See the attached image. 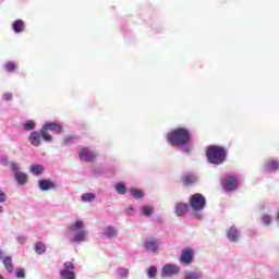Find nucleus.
Wrapping results in <instances>:
<instances>
[{
	"label": "nucleus",
	"mask_w": 279,
	"mask_h": 279,
	"mask_svg": "<svg viewBox=\"0 0 279 279\" xmlns=\"http://www.w3.org/2000/svg\"><path fill=\"white\" fill-rule=\"evenodd\" d=\"M167 141L172 147H181L183 154L193 151V142L191 141V131L186 128H177L167 135Z\"/></svg>",
	"instance_id": "f257e3e1"
},
{
	"label": "nucleus",
	"mask_w": 279,
	"mask_h": 279,
	"mask_svg": "<svg viewBox=\"0 0 279 279\" xmlns=\"http://www.w3.org/2000/svg\"><path fill=\"white\" fill-rule=\"evenodd\" d=\"M90 234L86 230L84 220H75L68 227V239L72 245H82L88 241Z\"/></svg>",
	"instance_id": "f03ea898"
},
{
	"label": "nucleus",
	"mask_w": 279,
	"mask_h": 279,
	"mask_svg": "<svg viewBox=\"0 0 279 279\" xmlns=\"http://www.w3.org/2000/svg\"><path fill=\"white\" fill-rule=\"evenodd\" d=\"M206 156L210 165H223L228 155L222 146H208Z\"/></svg>",
	"instance_id": "7ed1b4c3"
},
{
	"label": "nucleus",
	"mask_w": 279,
	"mask_h": 279,
	"mask_svg": "<svg viewBox=\"0 0 279 279\" xmlns=\"http://www.w3.org/2000/svg\"><path fill=\"white\" fill-rule=\"evenodd\" d=\"M190 206L192 210H194V216L196 219H204V214L199 213V210H204V208H206V197H204L201 193L191 195Z\"/></svg>",
	"instance_id": "20e7f679"
},
{
	"label": "nucleus",
	"mask_w": 279,
	"mask_h": 279,
	"mask_svg": "<svg viewBox=\"0 0 279 279\" xmlns=\"http://www.w3.org/2000/svg\"><path fill=\"white\" fill-rule=\"evenodd\" d=\"M10 169L14 175L17 186H25V184L29 182V177L23 171L21 165H19L16 161L10 162Z\"/></svg>",
	"instance_id": "39448f33"
},
{
	"label": "nucleus",
	"mask_w": 279,
	"mask_h": 279,
	"mask_svg": "<svg viewBox=\"0 0 279 279\" xmlns=\"http://www.w3.org/2000/svg\"><path fill=\"white\" fill-rule=\"evenodd\" d=\"M161 245V239L148 238L143 243V250L146 254H151L154 256L160 252Z\"/></svg>",
	"instance_id": "423d86ee"
},
{
	"label": "nucleus",
	"mask_w": 279,
	"mask_h": 279,
	"mask_svg": "<svg viewBox=\"0 0 279 279\" xmlns=\"http://www.w3.org/2000/svg\"><path fill=\"white\" fill-rule=\"evenodd\" d=\"M75 265L71 262H65L63 264V268L60 270V278L61 279H76L75 275Z\"/></svg>",
	"instance_id": "0eeeda50"
},
{
	"label": "nucleus",
	"mask_w": 279,
	"mask_h": 279,
	"mask_svg": "<svg viewBox=\"0 0 279 279\" xmlns=\"http://www.w3.org/2000/svg\"><path fill=\"white\" fill-rule=\"evenodd\" d=\"M239 186V178L235 175H228L222 181V189L226 193H231V191H236Z\"/></svg>",
	"instance_id": "6e6552de"
},
{
	"label": "nucleus",
	"mask_w": 279,
	"mask_h": 279,
	"mask_svg": "<svg viewBox=\"0 0 279 279\" xmlns=\"http://www.w3.org/2000/svg\"><path fill=\"white\" fill-rule=\"evenodd\" d=\"M180 271H182L180 266H178L175 264H166L162 266L161 276H162V278H171L173 276H178V274H180Z\"/></svg>",
	"instance_id": "1a4fd4ad"
},
{
	"label": "nucleus",
	"mask_w": 279,
	"mask_h": 279,
	"mask_svg": "<svg viewBox=\"0 0 279 279\" xmlns=\"http://www.w3.org/2000/svg\"><path fill=\"white\" fill-rule=\"evenodd\" d=\"M78 158L83 162H95L97 158V153L90 148L83 147L78 150Z\"/></svg>",
	"instance_id": "9d476101"
},
{
	"label": "nucleus",
	"mask_w": 279,
	"mask_h": 279,
	"mask_svg": "<svg viewBox=\"0 0 279 279\" xmlns=\"http://www.w3.org/2000/svg\"><path fill=\"white\" fill-rule=\"evenodd\" d=\"M38 189L41 192L56 191L58 190V184L53 180L41 179L38 181Z\"/></svg>",
	"instance_id": "9b49d317"
},
{
	"label": "nucleus",
	"mask_w": 279,
	"mask_h": 279,
	"mask_svg": "<svg viewBox=\"0 0 279 279\" xmlns=\"http://www.w3.org/2000/svg\"><path fill=\"white\" fill-rule=\"evenodd\" d=\"M194 258L195 252L192 248H185L181 253L180 263H182V265H192Z\"/></svg>",
	"instance_id": "f8f14e48"
},
{
	"label": "nucleus",
	"mask_w": 279,
	"mask_h": 279,
	"mask_svg": "<svg viewBox=\"0 0 279 279\" xmlns=\"http://www.w3.org/2000/svg\"><path fill=\"white\" fill-rule=\"evenodd\" d=\"M227 239L230 241V243H239V240L241 239V231L236 226H231L227 231Z\"/></svg>",
	"instance_id": "ddd939ff"
},
{
	"label": "nucleus",
	"mask_w": 279,
	"mask_h": 279,
	"mask_svg": "<svg viewBox=\"0 0 279 279\" xmlns=\"http://www.w3.org/2000/svg\"><path fill=\"white\" fill-rule=\"evenodd\" d=\"M28 143L33 145V147H40V144L43 143V135L40 131H33L28 135Z\"/></svg>",
	"instance_id": "4468645a"
},
{
	"label": "nucleus",
	"mask_w": 279,
	"mask_h": 279,
	"mask_svg": "<svg viewBox=\"0 0 279 279\" xmlns=\"http://www.w3.org/2000/svg\"><path fill=\"white\" fill-rule=\"evenodd\" d=\"M43 130H46V132H56L57 134L62 133V125L58 122H46L43 126Z\"/></svg>",
	"instance_id": "2eb2a0df"
},
{
	"label": "nucleus",
	"mask_w": 279,
	"mask_h": 279,
	"mask_svg": "<svg viewBox=\"0 0 279 279\" xmlns=\"http://www.w3.org/2000/svg\"><path fill=\"white\" fill-rule=\"evenodd\" d=\"M264 169L267 173H275L279 169V162L277 159H269L265 162Z\"/></svg>",
	"instance_id": "dca6fc26"
},
{
	"label": "nucleus",
	"mask_w": 279,
	"mask_h": 279,
	"mask_svg": "<svg viewBox=\"0 0 279 279\" xmlns=\"http://www.w3.org/2000/svg\"><path fill=\"white\" fill-rule=\"evenodd\" d=\"M104 236L106 239H117L119 236V230L117 227L108 226L104 229Z\"/></svg>",
	"instance_id": "f3484780"
},
{
	"label": "nucleus",
	"mask_w": 279,
	"mask_h": 279,
	"mask_svg": "<svg viewBox=\"0 0 279 279\" xmlns=\"http://www.w3.org/2000/svg\"><path fill=\"white\" fill-rule=\"evenodd\" d=\"M189 211V205L186 203H177L174 213L177 217H184Z\"/></svg>",
	"instance_id": "a211bd4d"
},
{
	"label": "nucleus",
	"mask_w": 279,
	"mask_h": 279,
	"mask_svg": "<svg viewBox=\"0 0 279 279\" xmlns=\"http://www.w3.org/2000/svg\"><path fill=\"white\" fill-rule=\"evenodd\" d=\"M12 29L15 34H23V32H25V21L15 20L12 23Z\"/></svg>",
	"instance_id": "6ab92c4d"
},
{
	"label": "nucleus",
	"mask_w": 279,
	"mask_h": 279,
	"mask_svg": "<svg viewBox=\"0 0 279 279\" xmlns=\"http://www.w3.org/2000/svg\"><path fill=\"white\" fill-rule=\"evenodd\" d=\"M183 182L185 186H191L197 182V175L193 173H187L183 175Z\"/></svg>",
	"instance_id": "aec40b11"
},
{
	"label": "nucleus",
	"mask_w": 279,
	"mask_h": 279,
	"mask_svg": "<svg viewBox=\"0 0 279 279\" xmlns=\"http://www.w3.org/2000/svg\"><path fill=\"white\" fill-rule=\"evenodd\" d=\"M2 264L4 265V269L8 271V274H12V271H14V264L12 263L11 256H7L2 260Z\"/></svg>",
	"instance_id": "412c9836"
},
{
	"label": "nucleus",
	"mask_w": 279,
	"mask_h": 279,
	"mask_svg": "<svg viewBox=\"0 0 279 279\" xmlns=\"http://www.w3.org/2000/svg\"><path fill=\"white\" fill-rule=\"evenodd\" d=\"M141 215H143L144 217H151V215H154V206L151 205H144L141 207Z\"/></svg>",
	"instance_id": "4be33fe9"
},
{
	"label": "nucleus",
	"mask_w": 279,
	"mask_h": 279,
	"mask_svg": "<svg viewBox=\"0 0 279 279\" xmlns=\"http://www.w3.org/2000/svg\"><path fill=\"white\" fill-rule=\"evenodd\" d=\"M34 251L36 252V254H39V256H43V254L47 252V245H45V243L43 242H37L35 243Z\"/></svg>",
	"instance_id": "5701e85b"
},
{
	"label": "nucleus",
	"mask_w": 279,
	"mask_h": 279,
	"mask_svg": "<svg viewBox=\"0 0 279 279\" xmlns=\"http://www.w3.org/2000/svg\"><path fill=\"white\" fill-rule=\"evenodd\" d=\"M23 130H24V132H34V130H36V121H34V120H27V121L23 124Z\"/></svg>",
	"instance_id": "b1692460"
},
{
	"label": "nucleus",
	"mask_w": 279,
	"mask_h": 279,
	"mask_svg": "<svg viewBox=\"0 0 279 279\" xmlns=\"http://www.w3.org/2000/svg\"><path fill=\"white\" fill-rule=\"evenodd\" d=\"M44 171H45V167H43V165H33L31 167V173H33V175H41Z\"/></svg>",
	"instance_id": "393cba45"
},
{
	"label": "nucleus",
	"mask_w": 279,
	"mask_h": 279,
	"mask_svg": "<svg viewBox=\"0 0 279 279\" xmlns=\"http://www.w3.org/2000/svg\"><path fill=\"white\" fill-rule=\"evenodd\" d=\"M130 193L132 197H134V199H143V197L145 196V193L143 192V190H138L134 187L130 190Z\"/></svg>",
	"instance_id": "a878e982"
},
{
	"label": "nucleus",
	"mask_w": 279,
	"mask_h": 279,
	"mask_svg": "<svg viewBox=\"0 0 279 279\" xmlns=\"http://www.w3.org/2000/svg\"><path fill=\"white\" fill-rule=\"evenodd\" d=\"M114 189L118 195H125V193H128V187L123 184V182H118Z\"/></svg>",
	"instance_id": "bb28decb"
},
{
	"label": "nucleus",
	"mask_w": 279,
	"mask_h": 279,
	"mask_svg": "<svg viewBox=\"0 0 279 279\" xmlns=\"http://www.w3.org/2000/svg\"><path fill=\"white\" fill-rule=\"evenodd\" d=\"M96 197L97 196L93 193H84L82 194L81 199L82 202L90 203V202H95Z\"/></svg>",
	"instance_id": "cd10ccee"
},
{
	"label": "nucleus",
	"mask_w": 279,
	"mask_h": 279,
	"mask_svg": "<svg viewBox=\"0 0 279 279\" xmlns=\"http://www.w3.org/2000/svg\"><path fill=\"white\" fill-rule=\"evenodd\" d=\"M40 133H41V138L46 143H51V141H53V136H51V134L47 133V131L45 129H41Z\"/></svg>",
	"instance_id": "c85d7f7f"
},
{
	"label": "nucleus",
	"mask_w": 279,
	"mask_h": 279,
	"mask_svg": "<svg viewBox=\"0 0 279 279\" xmlns=\"http://www.w3.org/2000/svg\"><path fill=\"white\" fill-rule=\"evenodd\" d=\"M118 276L123 279L130 278V270L128 268H119L118 269Z\"/></svg>",
	"instance_id": "c756f323"
},
{
	"label": "nucleus",
	"mask_w": 279,
	"mask_h": 279,
	"mask_svg": "<svg viewBox=\"0 0 279 279\" xmlns=\"http://www.w3.org/2000/svg\"><path fill=\"white\" fill-rule=\"evenodd\" d=\"M4 69L8 73H14L16 71V63L9 61L4 64Z\"/></svg>",
	"instance_id": "7c9ffc66"
},
{
	"label": "nucleus",
	"mask_w": 279,
	"mask_h": 279,
	"mask_svg": "<svg viewBox=\"0 0 279 279\" xmlns=\"http://www.w3.org/2000/svg\"><path fill=\"white\" fill-rule=\"evenodd\" d=\"M156 274H158V268H156V266H150L147 269V276L148 278H156Z\"/></svg>",
	"instance_id": "2f4dec72"
},
{
	"label": "nucleus",
	"mask_w": 279,
	"mask_h": 279,
	"mask_svg": "<svg viewBox=\"0 0 279 279\" xmlns=\"http://www.w3.org/2000/svg\"><path fill=\"white\" fill-rule=\"evenodd\" d=\"M94 173L96 175V178H99L101 175H106V168H102V167H96L94 169Z\"/></svg>",
	"instance_id": "473e14b6"
},
{
	"label": "nucleus",
	"mask_w": 279,
	"mask_h": 279,
	"mask_svg": "<svg viewBox=\"0 0 279 279\" xmlns=\"http://www.w3.org/2000/svg\"><path fill=\"white\" fill-rule=\"evenodd\" d=\"M75 141H77V137L69 135L64 138L63 145H71V143H75Z\"/></svg>",
	"instance_id": "72a5a7b5"
},
{
	"label": "nucleus",
	"mask_w": 279,
	"mask_h": 279,
	"mask_svg": "<svg viewBox=\"0 0 279 279\" xmlns=\"http://www.w3.org/2000/svg\"><path fill=\"white\" fill-rule=\"evenodd\" d=\"M16 243L19 245H25V243H27V236H25V235H16Z\"/></svg>",
	"instance_id": "f704fd0d"
},
{
	"label": "nucleus",
	"mask_w": 279,
	"mask_h": 279,
	"mask_svg": "<svg viewBox=\"0 0 279 279\" xmlns=\"http://www.w3.org/2000/svg\"><path fill=\"white\" fill-rule=\"evenodd\" d=\"M262 221H263L264 226H271V216L264 215L262 217Z\"/></svg>",
	"instance_id": "c9c22d12"
},
{
	"label": "nucleus",
	"mask_w": 279,
	"mask_h": 279,
	"mask_svg": "<svg viewBox=\"0 0 279 279\" xmlns=\"http://www.w3.org/2000/svg\"><path fill=\"white\" fill-rule=\"evenodd\" d=\"M15 276H16V278L25 279V269H23V268H17V269L15 270Z\"/></svg>",
	"instance_id": "e433bc0d"
},
{
	"label": "nucleus",
	"mask_w": 279,
	"mask_h": 279,
	"mask_svg": "<svg viewBox=\"0 0 279 279\" xmlns=\"http://www.w3.org/2000/svg\"><path fill=\"white\" fill-rule=\"evenodd\" d=\"M10 162H12V161H10L8 159V157H5V156L0 157V165H2V167H8V165H10Z\"/></svg>",
	"instance_id": "4c0bfd02"
},
{
	"label": "nucleus",
	"mask_w": 279,
	"mask_h": 279,
	"mask_svg": "<svg viewBox=\"0 0 279 279\" xmlns=\"http://www.w3.org/2000/svg\"><path fill=\"white\" fill-rule=\"evenodd\" d=\"M8 202V194L0 190V204H5Z\"/></svg>",
	"instance_id": "58836bf2"
},
{
	"label": "nucleus",
	"mask_w": 279,
	"mask_h": 279,
	"mask_svg": "<svg viewBox=\"0 0 279 279\" xmlns=\"http://www.w3.org/2000/svg\"><path fill=\"white\" fill-rule=\"evenodd\" d=\"M125 213L129 217H134L136 210L134 209V207H126Z\"/></svg>",
	"instance_id": "ea45409f"
},
{
	"label": "nucleus",
	"mask_w": 279,
	"mask_h": 279,
	"mask_svg": "<svg viewBox=\"0 0 279 279\" xmlns=\"http://www.w3.org/2000/svg\"><path fill=\"white\" fill-rule=\"evenodd\" d=\"M2 99H4V101H12V99H14V95H12V93H7L2 96Z\"/></svg>",
	"instance_id": "a19ab883"
},
{
	"label": "nucleus",
	"mask_w": 279,
	"mask_h": 279,
	"mask_svg": "<svg viewBox=\"0 0 279 279\" xmlns=\"http://www.w3.org/2000/svg\"><path fill=\"white\" fill-rule=\"evenodd\" d=\"M8 256H5V252L0 251V260L3 262L4 258H7Z\"/></svg>",
	"instance_id": "79ce46f5"
},
{
	"label": "nucleus",
	"mask_w": 279,
	"mask_h": 279,
	"mask_svg": "<svg viewBox=\"0 0 279 279\" xmlns=\"http://www.w3.org/2000/svg\"><path fill=\"white\" fill-rule=\"evenodd\" d=\"M3 213V206L0 205V214Z\"/></svg>",
	"instance_id": "37998d69"
},
{
	"label": "nucleus",
	"mask_w": 279,
	"mask_h": 279,
	"mask_svg": "<svg viewBox=\"0 0 279 279\" xmlns=\"http://www.w3.org/2000/svg\"><path fill=\"white\" fill-rule=\"evenodd\" d=\"M0 279H3V276L0 275Z\"/></svg>",
	"instance_id": "c03bdc74"
}]
</instances>
